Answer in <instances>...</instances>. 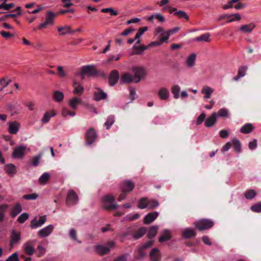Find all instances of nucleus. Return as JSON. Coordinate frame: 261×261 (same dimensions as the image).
Masks as SVG:
<instances>
[{
  "label": "nucleus",
  "instance_id": "nucleus-32",
  "mask_svg": "<svg viewBox=\"0 0 261 261\" xmlns=\"http://www.w3.org/2000/svg\"><path fill=\"white\" fill-rule=\"evenodd\" d=\"M81 102V99L75 97L69 100L68 104L73 109L75 110L76 109L77 106Z\"/></svg>",
  "mask_w": 261,
  "mask_h": 261
},
{
  "label": "nucleus",
  "instance_id": "nucleus-54",
  "mask_svg": "<svg viewBox=\"0 0 261 261\" xmlns=\"http://www.w3.org/2000/svg\"><path fill=\"white\" fill-rule=\"evenodd\" d=\"M38 195L36 193L26 194L23 196V198L27 200H34L38 198Z\"/></svg>",
  "mask_w": 261,
  "mask_h": 261
},
{
  "label": "nucleus",
  "instance_id": "nucleus-41",
  "mask_svg": "<svg viewBox=\"0 0 261 261\" xmlns=\"http://www.w3.org/2000/svg\"><path fill=\"white\" fill-rule=\"evenodd\" d=\"M25 252L29 255H32L35 252L34 248L31 245L29 242L25 244V247L24 249Z\"/></svg>",
  "mask_w": 261,
  "mask_h": 261
},
{
  "label": "nucleus",
  "instance_id": "nucleus-14",
  "mask_svg": "<svg viewBox=\"0 0 261 261\" xmlns=\"http://www.w3.org/2000/svg\"><path fill=\"white\" fill-rule=\"evenodd\" d=\"M54 229V226L52 225H49L45 228L40 230L38 234L41 238H44L50 234L53 231Z\"/></svg>",
  "mask_w": 261,
  "mask_h": 261
},
{
  "label": "nucleus",
  "instance_id": "nucleus-61",
  "mask_svg": "<svg viewBox=\"0 0 261 261\" xmlns=\"http://www.w3.org/2000/svg\"><path fill=\"white\" fill-rule=\"evenodd\" d=\"M114 119L113 116L108 118V120L105 122V125L106 126L107 128L109 129L110 127L113 124Z\"/></svg>",
  "mask_w": 261,
  "mask_h": 261
},
{
  "label": "nucleus",
  "instance_id": "nucleus-52",
  "mask_svg": "<svg viewBox=\"0 0 261 261\" xmlns=\"http://www.w3.org/2000/svg\"><path fill=\"white\" fill-rule=\"evenodd\" d=\"M147 27H144L139 28L137 33L136 34L135 39H139L140 37L144 34V33L147 31Z\"/></svg>",
  "mask_w": 261,
  "mask_h": 261
},
{
  "label": "nucleus",
  "instance_id": "nucleus-3",
  "mask_svg": "<svg viewBox=\"0 0 261 261\" xmlns=\"http://www.w3.org/2000/svg\"><path fill=\"white\" fill-rule=\"evenodd\" d=\"M132 71L134 73V80L136 83H139L145 75V69L141 66L133 67Z\"/></svg>",
  "mask_w": 261,
  "mask_h": 261
},
{
  "label": "nucleus",
  "instance_id": "nucleus-30",
  "mask_svg": "<svg viewBox=\"0 0 261 261\" xmlns=\"http://www.w3.org/2000/svg\"><path fill=\"white\" fill-rule=\"evenodd\" d=\"M210 34L209 33H204L201 36H198L197 37L194 39V41L197 42H210L211 39H210Z\"/></svg>",
  "mask_w": 261,
  "mask_h": 261
},
{
  "label": "nucleus",
  "instance_id": "nucleus-1",
  "mask_svg": "<svg viewBox=\"0 0 261 261\" xmlns=\"http://www.w3.org/2000/svg\"><path fill=\"white\" fill-rule=\"evenodd\" d=\"M57 16V14L54 12L50 10L47 11L45 14V21L43 22L40 23L38 26L39 30L46 28L47 25H53Z\"/></svg>",
  "mask_w": 261,
  "mask_h": 261
},
{
  "label": "nucleus",
  "instance_id": "nucleus-18",
  "mask_svg": "<svg viewBox=\"0 0 261 261\" xmlns=\"http://www.w3.org/2000/svg\"><path fill=\"white\" fill-rule=\"evenodd\" d=\"M22 211V206L20 203H16L11 209L10 215L12 218H15Z\"/></svg>",
  "mask_w": 261,
  "mask_h": 261
},
{
  "label": "nucleus",
  "instance_id": "nucleus-40",
  "mask_svg": "<svg viewBox=\"0 0 261 261\" xmlns=\"http://www.w3.org/2000/svg\"><path fill=\"white\" fill-rule=\"evenodd\" d=\"M196 56L195 54L190 55L187 60V64L189 67H192L194 65Z\"/></svg>",
  "mask_w": 261,
  "mask_h": 261
},
{
  "label": "nucleus",
  "instance_id": "nucleus-43",
  "mask_svg": "<svg viewBox=\"0 0 261 261\" xmlns=\"http://www.w3.org/2000/svg\"><path fill=\"white\" fill-rule=\"evenodd\" d=\"M180 91V87L179 86L177 85H174L172 86L171 88V92L174 95V97L175 99H177L179 98V93Z\"/></svg>",
  "mask_w": 261,
  "mask_h": 261
},
{
  "label": "nucleus",
  "instance_id": "nucleus-64",
  "mask_svg": "<svg viewBox=\"0 0 261 261\" xmlns=\"http://www.w3.org/2000/svg\"><path fill=\"white\" fill-rule=\"evenodd\" d=\"M165 32H166V31H165L162 27H158L155 29V30L154 32V34L155 35H156L159 34H161V35H166L164 33Z\"/></svg>",
  "mask_w": 261,
  "mask_h": 261
},
{
  "label": "nucleus",
  "instance_id": "nucleus-35",
  "mask_svg": "<svg viewBox=\"0 0 261 261\" xmlns=\"http://www.w3.org/2000/svg\"><path fill=\"white\" fill-rule=\"evenodd\" d=\"M149 199L147 197L141 198L138 201V206L141 209H144L148 206Z\"/></svg>",
  "mask_w": 261,
  "mask_h": 261
},
{
  "label": "nucleus",
  "instance_id": "nucleus-34",
  "mask_svg": "<svg viewBox=\"0 0 261 261\" xmlns=\"http://www.w3.org/2000/svg\"><path fill=\"white\" fill-rule=\"evenodd\" d=\"M5 171L8 174H14L16 172V167L12 164H7L5 166Z\"/></svg>",
  "mask_w": 261,
  "mask_h": 261
},
{
  "label": "nucleus",
  "instance_id": "nucleus-56",
  "mask_svg": "<svg viewBox=\"0 0 261 261\" xmlns=\"http://www.w3.org/2000/svg\"><path fill=\"white\" fill-rule=\"evenodd\" d=\"M0 34L6 39H8L11 37H14V36L13 34H11L9 32H6L4 31H1L0 32Z\"/></svg>",
  "mask_w": 261,
  "mask_h": 261
},
{
  "label": "nucleus",
  "instance_id": "nucleus-16",
  "mask_svg": "<svg viewBox=\"0 0 261 261\" xmlns=\"http://www.w3.org/2000/svg\"><path fill=\"white\" fill-rule=\"evenodd\" d=\"M217 117V113L215 112L213 113L206 119L204 123L205 126L207 127L213 126L216 122Z\"/></svg>",
  "mask_w": 261,
  "mask_h": 261
},
{
  "label": "nucleus",
  "instance_id": "nucleus-2",
  "mask_svg": "<svg viewBox=\"0 0 261 261\" xmlns=\"http://www.w3.org/2000/svg\"><path fill=\"white\" fill-rule=\"evenodd\" d=\"M194 224L198 230L202 231L212 228L214 225V222L211 219H201L194 222Z\"/></svg>",
  "mask_w": 261,
  "mask_h": 261
},
{
  "label": "nucleus",
  "instance_id": "nucleus-37",
  "mask_svg": "<svg viewBox=\"0 0 261 261\" xmlns=\"http://www.w3.org/2000/svg\"><path fill=\"white\" fill-rule=\"evenodd\" d=\"M8 208L7 204L0 205V222H2L5 218V214Z\"/></svg>",
  "mask_w": 261,
  "mask_h": 261
},
{
  "label": "nucleus",
  "instance_id": "nucleus-7",
  "mask_svg": "<svg viewBox=\"0 0 261 261\" xmlns=\"http://www.w3.org/2000/svg\"><path fill=\"white\" fill-rule=\"evenodd\" d=\"M86 143L90 145L95 142L97 136L95 129L93 128H90L86 133Z\"/></svg>",
  "mask_w": 261,
  "mask_h": 261
},
{
  "label": "nucleus",
  "instance_id": "nucleus-47",
  "mask_svg": "<svg viewBox=\"0 0 261 261\" xmlns=\"http://www.w3.org/2000/svg\"><path fill=\"white\" fill-rule=\"evenodd\" d=\"M14 7L15 5L13 3L7 4L6 3L3 2L0 4V9H4L5 10H9Z\"/></svg>",
  "mask_w": 261,
  "mask_h": 261
},
{
  "label": "nucleus",
  "instance_id": "nucleus-53",
  "mask_svg": "<svg viewBox=\"0 0 261 261\" xmlns=\"http://www.w3.org/2000/svg\"><path fill=\"white\" fill-rule=\"evenodd\" d=\"M57 69L58 70L59 75L61 77H65L67 76V73L65 70L64 69L63 67L61 66H58L57 67Z\"/></svg>",
  "mask_w": 261,
  "mask_h": 261
},
{
  "label": "nucleus",
  "instance_id": "nucleus-8",
  "mask_svg": "<svg viewBox=\"0 0 261 261\" xmlns=\"http://www.w3.org/2000/svg\"><path fill=\"white\" fill-rule=\"evenodd\" d=\"M121 191L129 193L132 191L135 188V183L130 180L123 181L120 185Z\"/></svg>",
  "mask_w": 261,
  "mask_h": 261
},
{
  "label": "nucleus",
  "instance_id": "nucleus-4",
  "mask_svg": "<svg viewBox=\"0 0 261 261\" xmlns=\"http://www.w3.org/2000/svg\"><path fill=\"white\" fill-rule=\"evenodd\" d=\"M114 245V242L113 241L108 242V246H104L102 245H96L95 246L96 252L100 256H103L109 253L110 248H112Z\"/></svg>",
  "mask_w": 261,
  "mask_h": 261
},
{
  "label": "nucleus",
  "instance_id": "nucleus-15",
  "mask_svg": "<svg viewBox=\"0 0 261 261\" xmlns=\"http://www.w3.org/2000/svg\"><path fill=\"white\" fill-rule=\"evenodd\" d=\"M149 256L151 261H159L161 258L160 250L157 248H153L149 253Z\"/></svg>",
  "mask_w": 261,
  "mask_h": 261
},
{
  "label": "nucleus",
  "instance_id": "nucleus-62",
  "mask_svg": "<svg viewBox=\"0 0 261 261\" xmlns=\"http://www.w3.org/2000/svg\"><path fill=\"white\" fill-rule=\"evenodd\" d=\"M109 83L110 86H113L114 85V70L111 71L109 77Z\"/></svg>",
  "mask_w": 261,
  "mask_h": 261
},
{
  "label": "nucleus",
  "instance_id": "nucleus-23",
  "mask_svg": "<svg viewBox=\"0 0 261 261\" xmlns=\"http://www.w3.org/2000/svg\"><path fill=\"white\" fill-rule=\"evenodd\" d=\"M147 228L144 227L139 228L133 234V238L135 240H138L142 238L146 232Z\"/></svg>",
  "mask_w": 261,
  "mask_h": 261
},
{
  "label": "nucleus",
  "instance_id": "nucleus-51",
  "mask_svg": "<svg viewBox=\"0 0 261 261\" xmlns=\"http://www.w3.org/2000/svg\"><path fill=\"white\" fill-rule=\"evenodd\" d=\"M159 205V202L155 199H149L148 205L149 208L154 209V208L158 206Z\"/></svg>",
  "mask_w": 261,
  "mask_h": 261
},
{
  "label": "nucleus",
  "instance_id": "nucleus-10",
  "mask_svg": "<svg viewBox=\"0 0 261 261\" xmlns=\"http://www.w3.org/2000/svg\"><path fill=\"white\" fill-rule=\"evenodd\" d=\"M78 201V197L76 193L73 190H70L69 191L66 201L68 204H74Z\"/></svg>",
  "mask_w": 261,
  "mask_h": 261
},
{
  "label": "nucleus",
  "instance_id": "nucleus-49",
  "mask_svg": "<svg viewBox=\"0 0 261 261\" xmlns=\"http://www.w3.org/2000/svg\"><path fill=\"white\" fill-rule=\"evenodd\" d=\"M41 158V154L33 156L32 158L31 165L33 166H37L39 165L40 160Z\"/></svg>",
  "mask_w": 261,
  "mask_h": 261
},
{
  "label": "nucleus",
  "instance_id": "nucleus-63",
  "mask_svg": "<svg viewBox=\"0 0 261 261\" xmlns=\"http://www.w3.org/2000/svg\"><path fill=\"white\" fill-rule=\"evenodd\" d=\"M75 11V10L73 8H71V9H67V10H61L60 11H59L57 13H56L58 15H60V14H66V13H74Z\"/></svg>",
  "mask_w": 261,
  "mask_h": 261
},
{
  "label": "nucleus",
  "instance_id": "nucleus-13",
  "mask_svg": "<svg viewBox=\"0 0 261 261\" xmlns=\"http://www.w3.org/2000/svg\"><path fill=\"white\" fill-rule=\"evenodd\" d=\"M159 216V213L154 211L147 214L144 219V223L145 224H150L152 222Z\"/></svg>",
  "mask_w": 261,
  "mask_h": 261
},
{
  "label": "nucleus",
  "instance_id": "nucleus-31",
  "mask_svg": "<svg viewBox=\"0 0 261 261\" xmlns=\"http://www.w3.org/2000/svg\"><path fill=\"white\" fill-rule=\"evenodd\" d=\"M171 237L170 232L168 230H164L162 234L159 238V242L161 243L168 241L170 239Z\"/></svg>",
  "mask_w": 261,
  "mask_h": 261
},
{
  "label": "nucleus",
  "instance_id": "nucleus-21",
  "mask_svg": "<svg viewBox=\"0 0 261 261\" xmlns=\"http://www.w3.org/2000/svg\"><path fill=\"white\" fill-rule=\"evenodd\" d=\"M158 95L161 99L166 100L169 96V91L166 88H161L159 92Z\"/></svg>",
  "mask_w": 261,
  "mask_h": 261
},
{
  "label": "nucleus",
  "instance_id": "nucleus-19",
  "mask_svg": "<svg viewBox=\"0 0 261 261\" xmlns=\"http://www.w3.org/2000/svg\"><path fill=\"white\" fill-rule=\"evenodd\" d=\"M8 131L11 134H16L19 130L20 124L16 121L10 122Z\"/></svg>",
  "mask_w": 261,
  "mask_h": 261
},
{
  "label": "nucleus",
  "instance_id": "nucleus-5",
  "mask_svg": "<svg viewBox=\"0 0 261 261\" xmlns=\"http://www.w3.org/2000/svg\"><path fill=\"white\" fill-rule=\"evenodd\" d=\"M10 247L12 248L15 244L19 243L21 240V232L19 231H16L13 229L10 236Z\"/></svg>",
  "mask_w": 261,
  "mask_h": 261
},
{
  "label": "nucleus",
  "instance_id": "nucleus-22",
  "mask_svg": "<svg viewBox=\"0 0 261 261\" xmlns=\"http://www.w3.org/2000/svg\"><path fill=\"white\" fill-rule=\"evenodd\" d=\"M133 49V51L131 54L132 55H141L144 50L148 49V46L144 45H142L141 46L134 45Z\"/></svg>",
  "mask_w": 261,
  "mask_h": 261
},
{
  "label": "nucleus",
  "instance_id": "nucleus-20",
  "mask_svg": "<svg viewBox=\"0 0 261 261\" xmlns=\"http://www.w3.org/2000/svg\"><path fill=\"white\" fill-rule=\"evenodd\" d=\"M180 27H175L172 29L166 31V32L164 33V34H166V36L165 37H161L160 38V40L162 41V42H166L169 39V36L171 34H173L174 33L178 32L180 30Z\"/></svg>",
  "mask_w": 261,
  "mask_h": 261
},
{
  "label": "nucleus",
  "instance_id": "nucleus-57",
  "mask_svg": "<svg viewBox=\"0 0 261 261\" xmlns=\"http://www.w3.org/2000/svg\"><path fill=\"white\" fill-rule=\"evenodd\" d=\"M5 261H20L17 252H15L9 256Z\"/></svg>",
  "mask_w": 261,
  "mask_h": 261
},
{
  "label": "nucleus",
  "instance_id": "nucleus-44",
  "mask_svg": "<svg viewBox=\"0 0 261 261\" xmlns=\"http://www.w3.org/2000/svg\"><path fill=\"white\" fill-rule=\"evenodd\" d=\"M50 178V175L48 173H43L39 179V181L41 184H45Z\"/></svg>",
  "mask_w": 261,
  "mask_h": 261
},
{
  "label": "nucleus",
  "instance_id": "nucleus-38",
  "mask_svg": "<svg viewBox=\"0 0 261 261\" xmlns=\"http://www.w3.org/2000/svg\"><path fill=\"white\" fill-rule=\"evenodd\" d=\"M232 144L233 145L234 150L237 152H240L241 150L240 141L238 139L234 138L232 140Z\"/></svg>",
  "mask_w": 261,
  "mask_h": 261
},
{
  "label": "nucleus",
  "instance_id": "nucleus-59",
  "mask_svg": "<svg viewBox=\"0 0 261 261\" xmlns=\"http://www.w3.org/2000/svg\"><path fill=\"white\" fill-rule=\"evenodd\" d=\"M104 202H108L109 203H113L114 201V198L113 196L107 195L103 197V200Z\"/></svg>",
  "mask_w": 261,
  "mask_h": 261
},
{
  "label": "nucleus",
  "instance_id": "nucleus-26",
  "mask_svg": "<svg viewBox=\"0 0 261 261\" xmlns=\"http://www.w3.org/2000/svg\"><path fill=\"white\" fill-rule=\"evenodd\" d=\"M254 129V126L251 123H246L242 126L240 129V132L244 134H249Z\"/></svg>",
  "mask_w": 261,
  "mask_h": 261
},
{
  "label": "nucleus",
  "instance_id": "nucleus-25",
  "mask_svg": "<svg viewBox=\"0 0 261 261\" xmlns=\"http://www.w3.org/2000/svg\"><path fill=\"white\" fill-rule=\"evenodd\" d=\"M196 234V232L190 228H186L182 233L183 238L186 239H189L193 237H195Z\"/></svg>",
  "mask_w": 261,
  "mask_h": 261
},
{
  "label": "nucleus",
  "instance_id": "nucleus-39",
  "mask_svg": "<svg viewBox=\"0 0 261 261\" xmlns=\"http://www.w3.org/2000/svg\"><path fill=\"white\" fill-rule=\"evenodd\" d=\"M144 249L141 246L137 250L135 251V257L137 259H140L144 257L145 255Z\"/></svg>",
  "mask_w": 261,
  "mask_h": 261
},
{
  "label": "nucleus",
  "instance_id": "nucleus-42",
  "mask_svg": "<svg viewBox=\"0 0 261 261\" xmlns=\"http://www.w3.org/2000/svg\"><path fill=\"white\" fill-rule=\"evenodd\" d=\"M174 15L178 16L180 18H184L187 21H188L190 19L189 16L187 15V14L185 11L182 10L175 12L174 13Z\"/></svg>",
  "mask_w": 261,
  "mask_h": 261
},
{
  "label": "nucleus",
  "instance_id": "nucleus-6",
  "mask_svg": "<svg viewBox=\"0 0 261 261\" xmlns=\"http://www.w3.org/2000/svg\"><path fill=\"white\" fill-rule=\"evenodd\" d=\"M81 68L83 69V72L86 73L87 76L89 77L96 76L98 73L97 68L94 65L84 66Z\"/></svg>",
  "mask_w": 261,
  "mask_h": 261
},
{
  "label": "nucleus",
  "instance_id": "nucleus-55",
  "mask_svg": "<svg viewBox=\"0 0 261 261\" xmlns=\"http://www.w3.org/2000/svg\"><path fill=\"white\" fill-rule=\"evenodd\" d=\"M206 115L204 113H202L197 118L196 120V124L200 125L205 120Z\"/></svg>",
  "mask_w": 261,
  "mask_h": 261
},
{
  "label": "nucleus",
  "instance_id": "nucleus-28",
  "mask_svg": "<svg viewBox=\"0 0 261 261\" xmlns=\"http://www.w3.org/2000/svg\"><path fill=\"white\" fill-rule=\"evenodd\" d=\"M58 31L60 32V35H64L67 33H74L75 31H73L70 26L65 25L63 27H59L58 28Z\"/></svg>",
  "mask_w": 261,
  "mask_h": 261
},
{
  "label": "nucleus",
  "instance_id": "nucleus-58",
  "mask_svg": "<svg viewBox=\"0 0 261 261\" xmlns=\"http://www.w3.org/2000/svg\"><path fill=\"white\" fill-rule=\"evenodd\" d=\"M84 92V88L81 85H78L73 90V93L75 94L81 95Z\"/></svg>",
  "mask_w": 261,
  "mask_h": 261
},
{
  "label": "nucleus",
  "instance_id": "nucleus-36",
  "mask_svg": "<svg viewBox=\"0 0 261 261\" xmlns=\"http://www.w3.org/2000/svg\"><path fill=\"white\" fill-rule=\"evenodd\" d=\"M158 229V227L157 226H151L149 229L147 233V237L150 239L153 238L157 233Z\"/></svg>",
  "mask_w": 261,
  "mask_h": 261
},
{
  "label": "nucleus",
  "instance_id": "nucleus-46",
  "mask_svg": "<svg viewBox=\"0 0 261 261\" xmlns=\"http://www.w3.org/2000/svg\"><path fill=\"white\" fill-rule=\"evenodd\" d=\"M217 115V117H228L229 113L227 109L225 108H222L218 111Z\"/></svg>",
  "mask_w": 261,
  "mask_h": 261
},
{
  "label": "nucleus",
  "instance_id": "nucleus-24",
  "mask_svg": "<svg viewBox=\"0 0 261 261\" xmlns=\"http://www.w3.org/2000/svg\"><path fill=\"white\" fill-rule=\"evenodd\" d=\"M214 90L208 86H205L201 90V93L204 94L203 98L205 99L210 98Z\"/></svg>",
  "mask_w": 261,
  "mask_h": 261
},
{
  "label": "nucleus",
  "instance_id": "nucleus-33",
  "mask_svg": "<svg viewBox=\"0 0 261 261\" xmlns=\"http://www.w3.org/2000/svg\"><path fill=\"white\" fill-rule=\"evenodd\" d=\"M56 115V112L54 110H51L50 111H47L46 112L42 119V121L43 123H47L48 122L51 117H54Z\"/></svg>",
  "mask_w": 261,
  "mask_h": 261
},
{
  "label": "nucleus",
  "instance_id": "nucleus-9",
  "mask_svg": "<svg viewBox=\"0 0 261 261\" xmlns=\"http://www.w3.org/2000/svg\"><path fill=\"white\" fill-rule=\"evenodd\" d=\"M95 89L96 91L93 94V99L95 101H98L107 98V93L104 92L101 89L96 87Z\"/></svg>",
  "mask_w": 261,
  "mask_h": 261
},
{
  "label": "nucleus",
  "instance_id": "nucleus-60",
  "mask_svg": "<svg viewBox=\"0 0 261 261\" xmlns=\"http://www.w3.org/2000/svg\"><path fill=\"white\" fill-rule=\"evenodd\" d=\"M247 68L245 66L240 67L239 68L238 74L241 77L244 76L245 75Z\"/></svg>",
  "mask_w": 261,
  "mask_h": 261
},
{
  "label": "nucleus",
  "instance_id": "nucleus-45",
  "mask_svg": "<svg viewBox=\"0 0 261 261\" xmlns=\"http://www.w3.org/2000/svg\"><path fill=\"white\" fill-rule=\"evenodd\" d=\"M256 193L254 190H248L246 191L244 196L247 199H251L256 195Z\"/></svg>",
  "mask_w": 261,
  "mask_h": 261
},
{
  "label": "nucleus",
  "instance_id": "nucleus-29",
  "mask_svg": "<svg viewBox=\"0 0 261 261\" xmlns=\"http://www.w3.org/2000/svg\"><path fill=\"white\" fill-rule=\"evenodd\" d=\"M120 80L121 83H130L134 82L133 76L128 73H123L121 75Z\"/></svg>",
  "mask_w": 261,
  "mask_h": 261
},
{
  "label": "nucleus",
  "instance_id": "nucleus-11",
  "mask_svg": "<svg viewBox=\"0 0 261 261\" xmlns=\"http://www.w3.org/2000/svg\"><path fill=\"white\" fill-rule=\"evenodd\" d=\"M46 221V216H40L39 220H37V217H36L33 220L31 221L30 227L31 228H37L43 224Z\"/></svg>",
  "mask_w": 261,
  "mask_h": 261
},
{
  "label": "nucleus",
  "instance_id": "nucleus-17",
  "mask_svg": "<svg viewBox=\"0 0 261 261\" xmlns=\"http://www.w3.org/2000/svg\"><path fill=\"white\" fill-rule=\"evenodd\" d=\"M255 27V25L253 23H250L248 24H244L241 25L239 31L242 33H250Z\"/></svg>",
  "mask_w": 261,
  "mask_h": 261
},
{
  "label": "nucleus",
  "instance_id": "nucleus-48",
  "mask_svg": "<svg viewBox=\"0 0 261 261\" xmlns=\"http://www.w3.org/2000/svg\"><path fill=\"white\" fill-rule=\"evenodd\" d=\"M29 217V214L27 213H23L18 217L17 221L18 223L22 224L28 219Z\"/></svg>",
  "mask_w": 261,
  "mask_h": 261
},
{
  "label": "nucleus",
  "instance_id": "nucleus-27",
  "mask_svg": "<svg viewBox=\"0 0 261 261\" xmlns=\"http://www.w3.org/2000/svg\"><path fill=\"white\" fill-rule=\"evenodd\" d=\"M64 95L63 92L60 91H55L53 94V100L57 102H60L63 101Z\"/></svg>",
  "mask_w": 261,
  "mask_h": 261
},
{
  "label": "nucleus",
  "instance_id": "nucleus-12",
  "mask_svg": "<svg viewBox=\"0 0 261 261\" xmlns=\"http://www.w3.org/2000/svg\"><path fill=\"white\" fill-rule=\"evenodd\" d=\"M25 149H26V147L22 146H19V147L16 148L14 150V151L12 154V158H18V159L22 158L24 155V152Z\"/></svg>",
  "mask_w": 261,
  "mask_h": 261
},
{
  "label": "nucleus",
  "instance_id": "nucleus-50",
  "mask_svg": "<svg viewBox=\"0 0 261 261\" xmlns=\"http://www.w3.org/2000/svg\"><path fill=\"white\" fill-rule=\"evenodd\" d=\"M250 210L255 213L261 212V202H259L255 204L252 205L250 207Z\"/></svg>",
  "mask_w": 261,
  "mask_h": 261
}]
</instances>
